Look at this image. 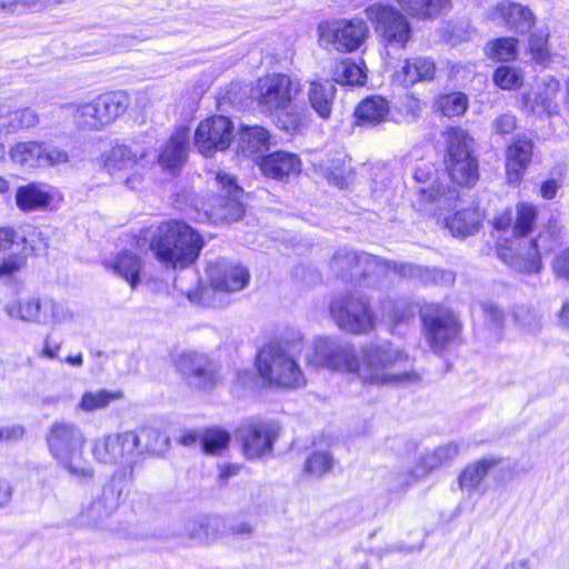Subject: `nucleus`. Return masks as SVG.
<instances>
[{"label":"nucleus","instance_id":"obj_1","mask_svg":"<svg viewBox=\"0 0 569 569\" xmlns=\"http://www.w3.org/2000/svg\"><path fill=\"white\" fill-rule=\"evenodd\" d=\"M306 361L316 369L352 375L369 386H410L421 380L410 356L388 340L366 343L357 353L355 346L341 338L317 337Z\"/></svg>","mask_w":569,"mask_h":569},{"label":"nucleus","instance_id":"obj_2","mask_svg":"<svg viewBox=\"0 0 569 569\" xmlns=\"http://www.w3.org/2000/svg\"><path fill=\"white\" fill-rule=\"evenodd\" d=\"M147 242L153 258L166 269H186L199 257L201 234L181 220L170 219L143 231L138 240Z\"/></svg>","mask_w":569,"mask_h":569},{"label":"nucleus","instance_id":"obj_3","mask_svg":"<svg viewBox=\"0 0 569 569\" xmlns=\"http://www.w3.org/2000/svg\"><path fill=\"white\" fill-rule=\"evenodd\" d=\"M302 338L299 330H291L280 341L269 343L259 351L256 366L263 381L287 389L306 385V377L297 362Z\"/></svg>","mask_w":569,"mask_h":569},{"label":"nucleus","instance_id":"obj_4","mask_svg":"<svg viewBox=\"0 0 569 569\" xmlns=\"http://www.w3.org/2000/svg\"><path fill=\"white\" fill-rule=\"evenodd\" d=\"M49 452L57 463L80 483L93 478V469L83 459L86 438L81 429L73 422L53 423L47 435Z\"/></svg>","mask_w":569,"mask_h":569},{"label":"nucleus","instance_id":"obj_5","mask_svg":"<svg viewBox=\"0 0 569 569\" xmlns=\"http://www.w3.org/2000/svg\"><path fill=\"white\" fill-rule=\"evenodd\" d=\"M563 228L556 221H550L535 239H520L518 251L513 247H502L499 258L510 268L523 273H537L540 271L541 256L551 252L561 246L563 241Z\"/></svg>","mask_w":569,"mask_h":569},{"label":"nucleus","instance_id":"obj_6","mask_svg":"<svg viewBox=\"0 0 569 569\" xmlns=\"http://www.w3.org/2000/svg\"><path fill=\"white\" fill-rule=\"evenodd\" d=\"M9 319L28 325L57 327L73 320V312L67 302L49 297H28L9 301L3 307Z\"/></svg>","mask_w":569,"mask_h":569},{"label":"nucleus","instance_id":"obj_7","mask_svg":"<svg viewBox=\"0 0 569 569\" xmlns=\"http://www.w3.org/2000/svg\"><path fill=\"white\" fill-rule=\"evenodd\" d=\"M329 313L340 330L352 335L368 333L376 325L369 299L359 292L335 296L329 305Z\"/></svg>","mask_w":569,"mask_h":569},{"label":"nucleus","instance_id":"obj_8","mask_svg":"<svg viewBox=\"0 0 569 569\" xmlns=\"http://www.w3.org/2000/svg\"><path fill=\"white\" fill-rule=\"evenodd\" d=\"M128 107L129 97L126 92H108L78 104L73 119L82 131H101L123 114Z\"/></svg>","mask_w":569,"mask_h":569},{"label":"nucleus","instance_id":"obj_9","mask_svg":"<svg viewBox=\"0 0 569 569\" xmlns=\"http://www.w3.org/2000/svg\"><path fill=\"white\" fill-rule=\"evenodd\" d=\"M299 92V83L282 73L259 78L253 98L262 113L278 114L287 110Z\"/></svg>","mask_w":569,"mask_h":569},{"label":"nucleus","instance_id":"obj_10","mask_svg":"<svg viewBox=\"0 0 569 569\" xmlns=\"http://www.w3.org/2000/svg\"><path fill=\"white\" fill-rule=\"evenodd\" d=\"M366 14L386 46L399 49L407 46L412 30L407 17L400 10L390 4L373 3L366 9Z\"/></svg>","mask_w":569,"mask_h":569},{"label":"nucleus","instance_id":"obj_11","mask_svg":"<svg viewBox=\"0 0 569 569\" xmlns=\"http://www.w3.org/2000/svg\"><path fill=\"white\" fill-rule=\"evenodd\" d=\"M368 34V27L361 19L333 20L319 24L318 36L322 47L332 46L340 52L357 50Z\"/></svg>","mask_w":569,"mask_h":569},{"label":"nucleus","instance_id":"obj_12","mask_svg":"<svg viewBox=\"0 0 569 569\" xmlns=\"http://www.w3.org/2000/svg\"><path fill=\"white\" fill-rule=\"evenodd\" d=\"M137 438L126 431L97 438L92 442V456L104 465L131 468L137 461Z\"/></svg>","mask_w":569,"mask_h":569},{"label":"nucleus","instance_id":"obj_13","mask_svg":"<svg viewBox=\"0 0 569 569\" xmlns=\"http://www.w3.org/2000/svg\"><path fill=\"white\" fill-rule=\"evenodd\" d=\"M421 318L426 339L435 352L443 350L459 335L460 323L448 308L438 305L427 306Z\"/></svg>","mask_w":569,"mask_h":569},{"label":"nucleus","instance_id":"obj_14","mask_svg":"<svg viewBox=\"0 0 569 569\" xmlns=\"http://www.w3.org/2000/svg\"><path fill=\"white\" fill-rule=\"evenodd\" d=\"M280 433V427L272 420H248L237 429L246 458L257 459L269 452Z\"/></svg>","mask_w":569,"mask_h":569},{"label":"nucleus","instance_id":"obj_15","mask_svg":"<svg viewBox=\"0 0 569 569\" xmlns=\"http://www.w3.org/2000/svg\"><path fill=\"white\" fill-rule=\"evenodd\" d=\"M120 497L121 489L112 479L92 493L91 501L79 512L77 523L86 528L101 527L118 509Z\"/></svg>","mask_w":569,"mask_h":569},{"label":"nucleus","instance_id":"obj_16","mask_svg":"<svg viewBox=\"0 0 569 569\" xmlns=\"http://www.w3.org/2000/svg\"><path fill=\"white\" fill-rule=\"evenodd\" d=\"M415 179L420 183L430 182V186L420 187L417 191V206L420 211L437 216L439 211L453 208L459 198L458 190L443 188L429 171L421 168L416 170Z\"/></svg>","mask_w":569,"mask_h":569},{"label":"nucleus","instance_id":"obj_17","mask_svg":"<svg viewBox=\"0 0 569 569\" xmlns=\"http://www.w3.org/2000/svg\"><path fill=\"white\" fill-rule=\"evenodd\" d=\"M258 144H240L238 154L252 157L261 172L276 180H284L297 176L301 170L300 159L290 152L277 151L264 157L256 156Z\"/></svg>","mask_w":569,"mask_h":569},{"label":"nucleus","instance_id":"obj_18","mask_svg":"<svg viewBox=\"0 0 569 569\" xmlns=\"http://www.w3.org/2000/svg\"><path fill=\"white\" fill-rule=\"evenodd\" d=\"M216 180L221 187L223 196L212 206L209 213L210 219L216 223L239 220L244 212L240 201L241 188L237 184L234 177L226 172H218Z\"/></svg>","mask_w":569,"mask_h":569},{"label":"nucleus","instance_id":"obj_19","mask_svg":"<svg viewBox=\"0 0 569 569\" xmlns=\"http://www.w3.org/2000/svg\"><path fill=\"white\" fill-rule=\"evenodd\" d=\"M560 82L551 76L542 77L522 98L523 108L535 114L553 116L560 111Z\"/></svg>","mask_w":569,"mask_h":569},{"label":"nucleus","instance_id":"obj_20","mask_svg":"<svg viewBox=\"0 0 569 569\" xmlns=\"http://www.w3.org/2000/svg\"><path fill=\"white\" fill-rule=\"evenodd\" d=\"M446 167L451 180L459 186L471 187L479 178L478 161L468 144H449Z\"/></svg>","mask_w":569,"mask_h":569},{"label":"nucleus","instance_id":"obj_21","mask_svg":"<svg viewBox=\"0 0 569 569\" xmlns=\"http://www.w3.org/2000/svg\"><path fill=\"white\" fill-rule=\"evenodd\" d=\"M207 273L212 288L223 292L242 290L250 279L247 268L226 259H219L210 263Z\"/></svg>","mask_w":569,"mask_h":569},{"label":"nucleus","instance_id":"obj_22","mask_svg":"<svg viewBox=\"0 0 569 569\" xmlns=\"http://www.w3.org/2000/svg\"><path fill=\"white\" fill-rule=\"evenodd\" d=\"M176 366L188 382L196 388L207 389L216 385L214 369L202 355L184 352L178 358Z\"/></svg>","mask_w":569,"mask_h":569},{"label":"nucleus","instance_id":"obj_23","mask_svg":"<svg viewBox=\"0 0 569 569\" xmlns=\"http://www.w3.org/2000/svg\"><path fill=\"white\" fill-rule=\"evenodd\" d=\"M9 152L14 162L28 168L67 161V154L58 151L53 144H13Z\"/></svg>","mask_w":569,"mask_h":569},{"label":"nucleus","instance_id":"obj_24","mask_svg":"<svg viewBox=\"0 0 569 569\" xmlns=\"http://www.w3.org/2000/svg\"><path fill=\"white\" fill-rule=\"evenodd\" d=\"M236 128L230 118L213 116L202 120L194 131V142H233Z\"/></svg>","mask_w":569,"mask_h":569},{"label":"nucleus","instance_id":"obj_25","mask_svg":"<svg viewBox=\"0 0 569 569\" xmlns=\"http://www.w3.org/2000/svg\"><path fill=\"white\" fill-rule=\"evenodd\" d=\"M108 270L126 280L132 289L140 282V273L143 268L142 259L134 252L124 250L104 261Z\"/></svg>","mask_w":569,"mask_h":569},{"label":"nucleus","instance_id":"obj_26","mask_svg":"<svg viewBox=\"0 0 569 569\" xmlns=\"http://www.w3.org/2000/svg\"><path fill=\"white\" fill-rule=\"evenodd\" d=\"M537 208L527 202H520L516 207V220L512 226V236L509 239L499 240L497 252L499 253L502 247H513V252L518 251V241L520 239H529L528 233L531 231L532 226L537 219Z\"/></svg>","mask_w":569,"mask_h":569},{"label":"nucleus","instance_id":"obj_27","mask_svg":"<svg viewBox=\"0 0 569 569\" xmlns=\"http://www.w3.org/2000/svg\"><path fill=\"white\" fill-rule=\"evenodd\" d=\"M493 19L500 20L518 32L528 31L535 23V16L528 7L508 1L496 7Z\"/></svg>","mask_w":569,"mask_h":569},{"label":"nucleus","instance_id":"obj_28","mask_svg":"<svg viewBox=\"0 0 569 569\" xmlns=\"http://www.w3.org/2000/svg\"><path fill=\"white\" fill-rule=\"evenodd\" d=\"M53 198L52 189L39 183L19 187L16 192V203L22 211L47 209L52 203Z\"/></svg>","mask_w":569,"mask_h":569},{"label":"nucleus","instance_id":"obj_29","mask_svg":"<svg viewBox=\"0 0 569 569\" xmlns=\"http://www.w3.org/2000/svg\"><path fill=\"white\" fill-rule=\"evenodd\" d=\"M436 70V63L430 58L413 57L407 59L401 69L396 72V80L405 87H410L417 82L432 80Z\"/></svg>","mask_w":569,"mask_h":569},{"label":"nucleus","instance_id":"obj_30","mask_svg":"<svg viewBox=\"0 0 569 569\" xmlns=\"http://www.w3.org/2000/svg\"><path fill=\"white\" fill-rule=\"evenodd\" d=\"M39 121L38 114L30 108L10 110L7 100H0V132L11 133L24 128H31Z\"/></svg>","mask_w":569,"mask_h":569},{"label":"nucleus","instance_id":"obj_31","mask_svg":"<svg viewBox=\"0 0 569 569\" xmlns=\"http://www.w3.org/2000/svg\"><path fill=\"white\" fill-rule=\"evenodd\" d=\"M533 144H509L506 154L508 182L518 184L531 162Z\"/></svg>","mask_w":569,"mask_h":569},{"label":"nucleus","instance_id":"obj_32","mask_svg":"<svg viewBox=\"0 0 569 569\" xmlns=\"http://www.w3.org/2000/svg\"><path fill=\"white\" fill-rule=\"evenodd\" d=\"M400 9L417 19H431L450 8V0H397Z\"/></svg>","mask_w":569,"mask_h":569},{"label":"nucleus","instance_id":"obj_33","mask_svg":"<svg viewBox=\"0 0 569 569\" xmlns=\"http://www.w3.org/2000/svg\"><path fill=\"white\" fill-rule=\"evenodd\" d=\"M335 97V86L329 81H312L308 90L311 107L323 119L331 113V104Z\"/></svg>","mask_w":569,"mask_h":569},{"label":"nucleus","instance_id":"obj_34","mask_svg":"<svg viewBox=\"0 0 569 569\" xmlns=\"http://www.w3.org/2000/svg\"><path fill=\"white\" fill-rule=\"evenodd\" d=\"M134 438L138 440L137 457L144 451L153 455L162 453L169 446V438L153 427H141L138 433L134 432Z\"/></svg>","mask_w":569,"mask_h":569},{"label":"nucleus","instance_id":"obj_35","mask_svg":"<svg viewBox=\"0 0 569 569\" xmlns=\"http://www.w3.org/2000/svg\"><path fill=\"white\" fill-rule=\"evenodd\" d=\"M389 112L388 101L381 97L365 99L356 109V117L361 124H377Z\"/></svg>","mask_w":569,"mask_h":569},{"label":"nucleus","instance_id":"obj_36","mask_svg":"<svg viewBox=\"0 0 569 569\" xmlns=\"http://www.w3.org/2000/svg\"><path fill=\"white\" fill-rule=\"evenodd\" d=\"M333 79L341 84L363 86L367 80L366 64L363 61L355 62L345 59L336 66Z\"/></svg>","mask_w":569,"mask_h":569},{"label":"nucleus","instance_id":"obj_37","mask_svg":"<svg viewBox=\"0 0 569 569\" xmlns=\"http://www.w3.org/2000/svg\"><path fill=\"white\" fill-rule=\"evenodd\" d=\"M480 213L476 209H466L446 220L447 228L453 236L466 237L478 230Z\"/></svg>","mask_w":569,"mask_h":569},{"label":"nucleus","instance_id":"obj_38","mask_svg":"<svg viewBox=\"0 0 569 569\" xmlns=\"http://www.w3.org/2000/svg\"><path fill=\"white\" fill-rule=\"evenodd\" d=\"M122 397L120 391L107 389L89 390L83 392L77 408L83 412H93L107 408L112 401Z\"/></svg>","mask_w":569,"mask_h":569},{"label":"nucleus","instance_id":"obj_39","mask_svg":"<svg viewBox=\"0 0 569 569\" xmlns=\"http://www.w3.org/2000/svg\"><path fill=\"white\" fill-rule=\"evenodd\" d=\"M193 526L199 528L190 529V535L203 542L212 541L227 532L226 521L217 516L202 517Z\"/></svg>","mask_w":569,"mask_h":569},{"label":"nucleus","instance_id":"obj_40","mask_svg":"<svg viewBox=\"0 0 569 569\" xmlns=\"http://www.w3.org/2000/svg\"><path fill=\"white\" fill-rule=\"evenodd\" d=\"M568 166L563 162L556 164L549 178L541 182L540 196L546 200L556 198L559 189L566 184Z\"/></svg>","mask_w":569,"mask_h":569},{"label":"nucleus","instance_id":"obj_41","mask_svg":"<svg viewBox=\"0 0 569 569\" xmlns=\"http://www.w3.org/2000/svg\"><path fill=\"white\" fill-rule=\"evenodd\" d=\"M492 465L490 460H480L468 466L460 476L461 488L468 491L477 488Z\"/></svg>","mask_w":569,"mask_h":569},{"label":"nucleus","instance_id":"obj_42","mask_svg":"<svg viewBox=\"0 0 569 569\" xmlns=\"http://www.w3.org/2000/svg\"><path fill=\"white\" fill-rule=\"evenodd\" d=\"M187 159L186 144H164L159 154L160 166L174 173Z\"/></svg>","mask_w":569,"mask_h":569},{"label":"nucleus","instance_id":"obj_43","mask_svg":"<svg viewBox=\"0 0 569 569\" xmlns=\"http://www.w3.org/2000/svg\"><path fill=\"white\" fill-rule=\"evenodd\" d=\"M437 107L446 117H457L466 112L468 99L461 92H452L441 96L437 100Z\"/></svg>","mask_w":569,"mask_h":569},{"label":"nucleus","instance_id":"obj_44","mask_svg":"<svg viewBox=\"0 0 569 569\" xmlns=\"http://www.w3.org/2000/svg\"><path fill=\"white\" fill-rule=\"evenodd\" d=\"M230 435L220 428H210L201 437V447L206 453H218L228 447Z\"/></svg>","mask_w":569,"mask_h":569},{"label":"nucleus","instance_id":"obj_45","mask_svg":"<svg viewBox=\"0 0 569 569\" xmlns=\"http://www.w3.org/2000/svg\"><path fill=\"white\" fill-rule=\"evenodd\" d=\"M488 54L492 59L510 61L518 56V41L516 38H501L488 44Z\"/></svg>","mask_w":569,"mask_h":569},{"label":"nucleus","instance_id":"obj_46","mask_svg":"<svg viewBox=\"0 0 569 569\" xmlns=\"http://www.w3.org/2000/svg\"><path fill=\"white\" fill-rule=\"evenodd\" d=\"M134 162V158L128 148V144H114L110 154L104 161V167L109 172L121 170Z\"/></svg>","mask_w":569,"mask_h":569},{"label":"nucleus","instance_id":"obj_47","mask_svg":"<svg viewBox=\"0 0 569 569\" xmlns=\"http://www.w3.org/2000/svg\"><path fill=\"white\" fill-rule=\"evenodd\" d=\"M332 466V455L328 450H317L307 459L305 471L319 477L330 471Z\"/></svg>","mask_w":569,"mask_h":569},{"label":"nucleus","instance_id":"obj_48","mask_svg":"<svg viewBox=\"0 0 569 569\" xmlns=\"http://www.w3.org/2000/svg\"><path fill=\"white\" fill-rule=\"evenodd\" d=\"M382 311L388 321L392 325L403 322L415 313L413 308L403 300L396 302L390 300L385 301L382 303Z\"/></svg>","mask_w":569,"mask_h":569},{"label":"nucleus","instance_id":"obj_49","mask_svg":"<svg viewBox=\"0 0 569 569\" xmlns=\"http://www.w3.org/2000/svg\"><path fill=\"white\" fill-rule=\"evenodd\" d=\"M271 134L267 128L260 124H240L236 129L238 142H269Z\"/></svg>","mask_w":569,"mask_h":569},{"label":"nucleus","instance_id":"obj_50","mask_svg":"<svg viewBox=\"0 0 569 569\" xmlns=\"http://www.w3.org/2000/svg\"><path fill=\"white\" fill-rule=\"evenodd\" d=\"M495 83L503 90H512L522 84V74L513 67H499L493 76Z\"/></svg>","mask_w":569,"mask_h":569},{"label":"nucleus","instance_id":"obj_51","mask_svg":"<svg viewBox=\"0 0 569 569\" xmlns=\"http://www.w3.org/2000/svg\"><path fill=\"white\" fill-rule=\"evenodd\" d=\"M278 117V126L281 130L295 134L300 132L307 124V117L297 111H280Z\"/></svg>","mask_w":569,"mask_h":569},{"label":"nucleus","instance_id":"obj_52","mask_svg":"<svg viewBox=\"0 0 569 569\" xmlns=\"http://www.w3.org/2000/svg\"><path fill=\"white\" fill-rule=\"evenodd\" d=\"M27 266V256L12 253L8 257H0V278H11Z\"/></svg>","mask_w":569,"mask_h":569},{"label":"nucleus","instance_id":"obj_53","mask_svg":"<svg viewBox=\"0 0 569 569\" xmlns=\"http://www.w3.org/2000/svg\"><path fill=\"white\" fill-rule=\"evenodd\" d=\"M548 36L543 32H535L529 40V48L532 58L537 62H546L549 59V50L547 46Z\"/></svg>","mask_w":569,"mask_h":569},{"label":"nucleus","instance_id":"obj_54","mask_svg":"<svg viewBox=\"0 0 569 569\" xmlns=\"http://www.w3.org/2000/svg\"><path fill=\"white\" fill-rule=\"evenodd\" d=\"M62 341L53 338L51 333L46 335L42 346L37 352L38 357L47 360H60Z\"/></svg>","mask_w":569,"mask_h":569},{"label":"nucleus","instance_id":"obj_55","mask_svg":"<svg viewBox=\"0 0 569 569\" xmlns=\"http://www.w3.org/2000/svg\"><path fill=\"white\" fill-rule=\"evenodd\" d=\"M482 312L495 331L496 335H499V332L502 329L503 321H505V313L501 309H499L495 303L492 302H485L481 305Z\"/></svg>","mask_w":569,"mask_h":569},{"label":"nucleus","instance_id":"obj_56","mask_svg":"<svg viewBox=\"0 0 569 569\" xmlns=\"http://www.w3.org/2000/svg\"><path fill=\"white\" fill-rule=\"evenodd\" d=\"M440 462L436 457L435 450L421 458V466H417L410 473V479L406 480L405 485L409 486L412 481L426 476L430 470L440 467Z\"/></svg>","mask_w":569,"mask_h":569},{"label":"nucleus","instance_id":"obj_57","mask_svg":"<svg viewBox=\"0 0 569 569\" xmlns=\"http://www.w3.org/2000/svg\"><path fill=\"white\" fill-rule=\"evenodd\" d=\"M517 128V118L511 113H503L495 119L492 122V130L501 138L511 134Z\"/></svg>","mask_w":569,"mask_h":569},{"label":"nucleus","instance_id":"obj_58","mask_svg":"<svg viewBox=\"0 0 569 569\" xmlns=\"http://www.w3.org/2000/svg\"><path fill=\"white\" fill-rule=\"evenodd\" d=\"M24 427L18 423L0 427V442H16L23 438Z\"/></svg>","mask_w":569,"mask_h":569},{"label":"nucleus","instance_id":"obj_59","mask_svg":"<svg viewBox=\"0 0 569 569\" xmlns=\"http://www.w3.org/2000/svg\"><path fill=\"white\" fill-rule=\"evenodd\" d=\"M552 269L557 277L569 280V247L555 257Z\"/></svg>","mask_w":569,"mask_h":569},{"label":"nucleus","instance_id":"obj_60","mask_svg":"<svg viewBox=\"0 0 569 569\" xmlns=\"http://www.w3.org/2000/svg\"><path fill=\"white\" fill-rule=\"evenodd\" d=\"M321 170L327 176V179L330 181V183L339 187L342 189L346 186L345 179L340 174V167L339 162H335L332 166H322Z\"/></svg>","mask_w":569,"mask_h":569},{"label":"nucleus","instance_id":"obj_61","mask_svg":"<svg viewBox=\"0 0 569 569\" xmlns=\"http://www.w3.org/2000/svg\"><path fill=\"white\" fill-rule=\"evenodd\" d=\"M436 457L440 465L452 460L458 455V447L453 443H447L435 449Z\"/></svg>","mask_w":569,"mask_h":569},{"label":"nucleus","instance_id":"obj_62","mask_svg":"<svg viewBox=\"0 0 569 569\" xmlns=\"http://www.w3.org/2000/svg\"><path fill=\"white\" fill-rule=\"evenodd\" d=\"M18 234L17 231L9 227L0 228V251H7L11 249L16 242Z\"/></svg>","mask_w":569,"mask_h":569},{"label":"nucleus","instance_id":"obj_63","mask_svg":"<svg viewBox=\"0 0 569 569\" xmlns=\"http://www.w3.org/2000/svg\"><path fill=\"white\" fill-rule=\"evenodd\" d=\"M445 138L447 142H468L469 140H473L465 129L455 127L446 130Z\"/></svg>","mask_w":569,"mask_h":569},{"label":"nucleus","instance_id":"obj_64","mask_svg":"<svg viewBox=\"0 0 569 569\" xmlns=\"http://www.w3.org/2000/svg\"><path fill=\"white\" fill-rule=\"evenodd\" d=\"M252 527L249 522L240 521L231 523L228 527V533L239 537V538H246L252 535Z\"/></svg>","mask_w":569,"mask_h":569}]
</instances>
